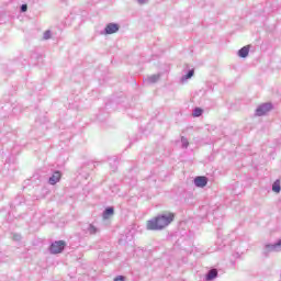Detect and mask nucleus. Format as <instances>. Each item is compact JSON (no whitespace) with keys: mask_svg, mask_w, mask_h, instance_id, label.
<instances>
[{"mask_svg":"<svg viewBox=\"0 0 281 281\" xmlns=\"http://www.w3.org/2000/svg\"><path fill=\"white\" fill-rule=\"evenodd\" d=\"M114 281H124V277H123V276L116 277V278L114 279Z\"/></svg>","mask_w":281,"mask_h":281,"instance_id":"obj_15","label":"nucleus"},{"mask_svg":"<svg viewBox=\"0 0 281 281\" xmlns=\"http://www.w3.org/2000/svg\"><path fill=\"white\" fill-rule=\"evenodd\" d=\"M120 30L117 24L110 23L105 26V34H115Z\"/></svg>","mask_w":281,"mask_h":281,"instance_id":"obj_6","label":"nucleus"},{"mask_svg":"<svg viewBox=\"0 0 281 281\" xmlns=\"http://www.w3.org/2000/svg\"><path fill=\"white\" fill-rule=\"evenodd\" d=\"M272 190L279 194L281 187H280V180L274 181V183L272 184Z\"/></svg>","mask_w":281,"mask_h":281,"instance_id":"obj_10","label":"nucleus"},{"mask_svg":"<svg viewBox=\"0 0 281 281\" xmlns=\"http://www.w3.org/2000/svg\"><path fill=\"white\" fill-rule=\"evenodd\" d=\"M194 183L196 188H205V186H207V177L199 176L194 179Z\"/></svg>","mask_w":281,"mask_h":281,"instance_id":"obj_4","label":"nucleus"},{"mask_svg":"<svg viewBox=\"0 0 281 281\" xmlns=\"http://www.w3.org/2000/svg\"><path fill=\"white\" fill-rule=\"evenodd\" d=\"M21 11L22 12H27V4H22Z\"/></svg>","mask_w":281,"mask_h":281,"instance_id":"obj_14","label":"nucleus"},{"mask_svg":"<svg viewBox=\"0 0 281 281\" xmlns=\"http://www.w3.org/2000/svg\"><path fill=\"white\" fill-rule=\"evenodd\" d=\"M271 109H272L271 103H265L257 109L256 113L260 117L262 115H267V113H269Z\"/></svg>","mask_w":281,"mask_h":281,"instance_id":"obj_3","label":"nucleus"},{"mask_svg":"<svg viewBox=\"0 0 281 281\" xmlns=\"http://www.w3.org/2000/svg\"><path fill=\"white\" fill-rule=\"evenodd\" d=\"M172 221H175V213L165 212L164 214L147 221L146 227L149 232H159L161 229H166Z\"/></svg>","mask_w":281,"mask_h":281,"instance_id":"obj_1","label":"nucleus"},{"mask_svg":"<svg viewBox=\"0 0 281 281\" xmlns=\"http://www.w3.org/2000/svg\"><path fill=\"white\" fill-rule=\"evenodd\" d=\"M65 247H67V243L65 240H58L50 245L49 251L50 254H63Z\"/></svg>","mask_w":281,"mask_h":281,"instance_id":"obj_2","label":"nucleus"},{"mask_svg":"<svg viewBox=\"0 0 281 281\" xmlns=\"http://www.w3.org/2000/svg\"><path fill=\"white\" fill-rule=\"evenodd\" d=\"M43 38L44 41H49V38H52V31H45Z\"/></svg>","mask_w":281,"mask_h":281,"instance_id":"obj_12","label":"nucleus"},{"mask_svg":"<svg viewBox=\"0 0 281 281\" xmlns=\"http://www.w3.org/2000/svg\"><path fill=\"white\" fill-rule=\"evenodd\" d=\"M114 210L113 207H108L103 213V218L106 221L110 216H113Z\"/></svg>","mask_w":281,"mask_h":281,"instance_id":"obj_8","label":"nucleus"},{"mask_svg":"<svg viewBox=\"0 0 281 281\" xmlns=\"http://www.w3.org/2000/svg\"><path fill=\"white\" fill-rule=\"evenodd\" d=\"M192 76H194V70H190V71L186 75L184 80H188V79L192 78Z\"/></svg>","mask_w":281,"mask_h":281,"instance_id":"obj_13","label":"nucleus"},{"mask_svg":"<svg viewBox=\"0 0 281 281\" xmlns=\"http://www.w3.org/2000/svg\"><path fill=\"white\" fill-rule=\"evenodd\" d=\"M249 56V46H244L241 49L238 50L239 58H247Z\"/></svg>","mask_w":281,"mask_h":281,"instance_id":"obj_7","label":"nucleus"},{"mask_svg":"<svg viewBox=\"0 0 281 281\" xmlns=\"http://www.w3.org/2000/svg\"><path fill=\"white\" fill-rule=\"evenodd\" d=\"M146 0H138V2L144 3Z\"/></svg>","mask_w":281,"mask_h":281,"instance_id":"obj_16","label":"nucleus"},{"mask_svg":"<svg viewBox=\"0 0 281 281\" xmlns=\"http://www.w3.org/2000/svg\"><path fill=\"white\" fill-rule=\"evenodd\" d=\"M216 276H218V271L216 269H212L211 271H209L206 280H214Z\"/></svg>","mask_w":281,"mask_h":281,"instance_id":"obj_9","label":"nucleus"},{"mask_svg":"<svg viewBox=\"0 0 281 281\" xmlns=\"http://www.w3.org/2000/svg\"><path fill=\"white\" fill-rule=\"evenodd\" d=\"M61 177L63 175L60 173V171H55L53 176L49 178L48 183H50V186H56V183L60 181Z\"/></svg>","mask_w":281,"mask_h":281,"instance_id":"obj_5","label":"nucleus"},{"mask_svg":"<svg viewBox=\"0 0 281 281\" xmlns=\"http://www.w3.org/2000/svg\"><path fill=\"white\" fill-rule=\"evenodd\" d=\"M201 115H203V109L195 108L193 111V117H201Z\"/></svg>","mask_w":281,"mask_h":281,"instance_id":"obj_11","label":"nucleus"},{"mask_svg":"<svg viewBox=\"0 0 281 281\" xmlns=\"http://www.w3.org/2000/svg\"><path fill=\"white\" fill-rule=\"evenodd\" d=\"M280 245H281V240L277 244V246L280 247Z\"/></svg>","mask_w":281,"mask_h":281,"instance_id":"obj_17","label":"nucleus"}]
</instances>
